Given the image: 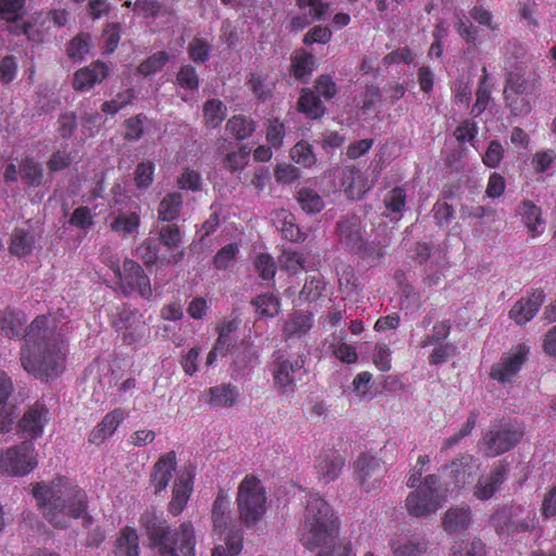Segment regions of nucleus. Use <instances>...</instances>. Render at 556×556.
Masks as SVG:
<instances>
[{"mask_svg":"<svg viewBox=\"0 0 556 556\" xmlns=\"http://www.w3.org/2000/svg\"><path fill=\"white\" fill-rule=\"evenodd\" d=\"M21 364L41 381L53 380L64 371L66 345L47 316H39L29 325L21 350Z\"/></svg>","mask_w":556,"mask_h":556,"instance_id":"obj_1","label":"nucleus"},{"mask_svg":"<svg viewBox=\"0 0 556 556\" xmlns=\"http://www.w3.org/2000/svg\"><path fill=\"white\" fill-rule=\"evenodd\" d=\"M33 494L46 520L55 528H67L73 519L78 518L91 522L87 515L86 492L65 477L36 483Z\"/></svg>","mask_w":556,"mask_h":556,"instance_id":"obj_2","label":"nucleus"},{"mask_svg":"<svg viewBox=\"0 0 556 556\" xmlns=\"http://www.w3.org/2000/svg\"><path fill=\"white\" fill-rule=\"evenodd\" d=\"M141 527L150 541V546L160 556H195V532L190 521L182 522L173 530L162 513L147 509L140 517Z\"/></svg>","mask_w":556,"mask_h":556,"instance_id":"obj_3","label":"nucleus"},{"mask_svg":"<svg viewBox=\"0 0 556 556\" xmlns=\"http://www.w3.org/2000/svg\"><path fill=\"white\" fill-rule=\"evenodd\" d=\"M338 534L339 521L333 508L318 494L309 495L299 528L301 543L312 551Z\"/></svg>","mask_w":556,"mask_h":556,"instance_id":"obj_4","label":"nucleus"},{"mask_svg":"<svg viewBox=\"0 0 556 556\" xmlns=\"http://www.w3.org/2000/svg\"><path fill=\"white\" fill-rule=\"evenodd\" d=\"M237 505L241 521L248 526L256 525L266 513V491L262 481L248 475L238 486Z\"/></svg>","mask_w":556,"mask_h":556,"instance_id":"obj_5","label":"nucleus"},{"mask_svg":"<svg viewBox=\"0 0 556 556\" xmlns=\"http://www.w3.org/2000/svg\"><path fill=\"white\" fill-rule=\"evenodd\" d=\"M444 500L439 477L428 475L417 490L408 494L406 509L414 517H426L435 513Z\"/></svg>","mask_w":556,"mask_h":556,"instance_id":"obj_6","label":"nucleus"},{"mask_svg":"<svg viewBox=\"0 0 556 556\" xmlns=\"http://www.w3.org/2000/svg\"><path fill=\"white\" fill-rule=\"evenodd\" d=\"M37 466L34 443L23 441L21 444L0 452V473L11 477H23Z\"/></svg>","mask_w":556,"mask_h":556,"instance_id":"obj_7","label":"nucleus"},{"mask_svg":"<svg viewBox=\"0 0 556 556\" xmlns=\"http://www.w3.org/2000/svg\"><path fill=\"white\" fill-rule=\"evenodd\" d=\"M113 199L110 204L111 213L109 215L111 229L119 235H131L140 225V216L138 213V206H130L128 210L124 208L127 206L129 197L122 191L121 186L113 188Z\"/></svg>","mask_w":556,"mask_h":556,"instance_id":"obj_8","label":"nucleus"},{"mask_svg":"<svg viewBox=\"0 0 556 556\" xmlns=\"http://www.w3.org/2000/svg\"><path fill=\"white\" fill-rule=\"evenodd\" d=\"M112 324L119 332L125 342L129 344L141 343L144 341L148 328L143 315L128 305L116 308L112 313Z\"/></svg>","mask_w":556,"mask_h":556,"instance_id":"obj_9","label":"nucleus"},{"mask_svg":"<svg viewBox=\"0 0 556 556\" xmlns=\"http://www.w3.org/2000/svg\"><path fill=\"white\" fill-rule=\"evenodd\" d=\"M523 429L514 424H501L494 426L484 437V453L489 457L504 454L517 445L522 439Z\"/></svg>","mask_w":556,"mask_h":556,"instance_id":"obj_10","label":"nucleus"},{"mask_svg":"<svg viewBox=\"0 0 556 556\" xmlns=\"http://www.w3.org/2000/svg\"><path fill=\"white\" fill-rule=\"evenodd\" d=\"M304 358L277 356L273 368L274 384L280 394L290 396L294 393L295 383L301 379Z\"/></svg>","mask_w":556,"mask_h":556,"instance_id":"obj_11","label":"nucleus"},{"mask_svg":"<svg viewBox=\"0 0 556 556\" xmlns=\"http://www.w3.org/2000/svg\"><path fill=\"white\" fill-rule=\"evenodd\" d=\"M384 471L381 460L370 454H362L354 463L355 479L367 493L381 489Z\"/></svg>","mask_w":556,"mask_h":556,"instance_id":"obj_12","label":"nucleus"},{"mask_svg":"<svg viewBox=\"0 0 556 556\" xmlns=\"http://www.w3.org/2000/svg\"><path fill=\"white\" fill-rule=\"evenodd\" d=\"M25 11V0H0V17L11 23L10 30L17 35L24 34L33 41L42 39L41 33L30 22L22 21Z\"/></svg>","mask_w":556,"mask_h":556,"instance_id":"obj_13","label":"nucleus"},{"mask_svg":"<svg viewBox=\"0 0 556 556\" xmlns=\"http://www.w3.org/2000/svg\"><path fill=\"white\" fill-rule=\"evenodd\" d=\"M117 280L125 294H130L137 291L142 299H152L153 291L150 278L144 274L142 267L135 261H124L123 269L117 276Z\"/></svg>","mask_w":556,"mask_h":556,"instance_id":"obj_14","label":"nucleus"},{"mask_svg":"<svg viewBox=\"0 0 556 556\" xmlns=\"http://www.w3.org/2000/svg\"><path fill=\"white\" fill-rule=\"evenodd\" d=\"M528 353L529 349L525 344L511 349L508 354L492 366L491 377L501 383L509 382L521 369Z\"/></svg>","mask_w":556,"mask_h":556,"instance_id":"obj_15","label":"nucleus"},{"mask_svg":"<svg viewBox=\"0 0 556 556\" xmlns=\"http://www.w3.org/2000/svg\"><path fill=\"white\" fill-rule=\"evenodd\" d=\"M508 77L504 90L505 100L514 115H523L530 111V105L519 96L523 94L528 88V81L520 72L507 70Z\"/></svg>","mask_w":556,"mask_h":556,"instance_id":"obj_16","label":"nucleus"},{"mask_svg":"<svg viewBox=\"0 0 556 556\" xmlns=\"http://www.w3.org/2000/svg\"><path fill=\"white\" fill-rule=\"evenodd\" d=\"M50 419L49 410L41 403L34 404L25 412L18 422V431L25 441H33L42 435L45 426Z\"/></svg>","mask_w":556,"mask_h":556,"instance_id":"obj_17","label":"nucleus"},{"mask_svg":"<svg viewBox=\"0 0 556 556\" xmlns=\"http://www.w3.org/2000/svg\"><path fill=\"white\" fill-rule=\"evenodd\" d=\"M344 458L333 448L323 450L316 456V475L319 481L330 483L334 481L344 467Z\"/></svg>","mask_w":556,"mask_h":556,"instance_id":"obj_18","label":"nucleus"},{"mask_svg":"<svg viewBox=\"0 0 556 556\" xmlns=\"http://www.w3.org/2000/svg\"><path fill=\"white\" fill-rule=\"evenodd\" d=\"M516 216L519 217L531 238L540 237L545 231L546 222L542 210L533 201H521L516 208Z\"/></svg>","mask_w":556,"mask_h":556,"instance_id":"obj_19","label":"nucleus"},{"mask_svg":"<svg viewBox=\"0 0 556 556\" xmlns=\"http://www.w3.org/2000/svg\"><path fill=\"white\" fill-rule=\"evenodd\" d=\"M508 470V464L504 462L497 463L489 476L479 478L473 495L481 501L490 500L506 480Z\"/></svg>","mask_w":556,"mask_h":556,"instance_id":"obj_20","label":"nucleus"},{"mask_svg":"<svg viewBox=\"0 0 556 556\" xmlns=\"http://www.w3.org/2000/svg\"><path fill=\"white\" fill-rule=\"evenodd\" d=\"M448 468V475L454 484L458 488H464L473 481L480 469V464L472 455L464 454L453 460Z\"/></svg>","mask_w":556,"mask_h":556,"instance_id":"obj_21","label":"nucleus"},{"mask_svg":"<svg viewBox=\"0 0 556 556\" xmlns=\"http://www.w3.org/2000/svg\"><path fill=\"white\" fill-rule=\"evenodd\" d=\"M109 74V68L103 62H93L89 66L78 70L73 79V88L76 91H88L94 85L103 81Z\"/></svg>","mask_w":556,"mask_h":556,"instance_id":"obj_22","label":"nucleus"},{"mask_svg":"<svg viewBox=\"0 0 556 556\" xmlns=\"http://www.w3.org/2000/svg\"><path fill=\"white\" fill-rule=\"evenodd\" d=\"M544 302V293L536 290L529 298H522L517 301L509 312V316L518 325L530 321L539 312Z\"/></svg>","mask_w":556,"mask_h":556,"instance_id":"obj_23","label":"nucleus"},{"mask_svg":"<svg viewBox=\"0 0 556 556\" xmlns=\"http://www.w3.org/2000/svg\"><path fill=\"white\" fill-rule=\"evenodd\" d=\"M314 326V315L306 311H295L286 319L282 331L286 339H302Z\"/></svg>","mask_w":556,"mask_h":556,"instance_id":"obj_24","label":"nucleus"},{"mask_svg":"<svg viewBox=\"0 0 556 556\" xmlns=\"http://www.w3.org/2000/svg\"><path fill=\"white\" fill-rule=\"evenodd\" d=\"M176 470V455L174 452L162 455L154 465L151 483L154 488V493H160L165 490L173 478Z\"/></svg>","mask_w":556,"mask_h":556,"instance_id":"obj_25","label":"nucleus"},{"mask_svg":"<svg viewBox=\"0 0 556 556\" xmlns=\"http://www.w3.org/2000/svg\"><path fill=\"white\" fill-rule=\"evenodd\" d=\"M212 521L214 530L224 533L233 522L228 493L219 490L212 507Z\"/></svg>","mask_w":556,"mask_h":556,"instance_id":"obj_26","label":"nucleus"},{"mask_svg":"<svg viewBox=\"0 0 556 556\" xmlns=\"http://www.w3.org/2000/svg\"><path fill=\"white\" fill-rule=\"evenodd\" d=\"M125 417L126 413L122 408L108 413L102 421L90 432L89 442L97 445L103 443L113 435Z\"/></svg>","mask_w":556,"mask_h":556,"instance_id":"obj_27","label":"nucleus"},{"mask_svg":"<svg viewBox=\"0 0 556 556\" xmlns=\"http://www.w3.org/2000/svg\"><path fill=\"white\" fill-rule=\"evenodd\" d=\"M12 392V380L0 370V433L8 432L13 424V410L9 403Z\"/></svg>","mask_w":556,"mask_h":556,"instance_id":"obj_28","label":"nucleus"},{"mask_svg":"<svg viewBox=\"0 0 556 556\" xmlns=\"http://www.w3.org/2000/svg\"><path fill=\"white\" fill-rule=\"evenodd\" d=\"M394 556H421L427 551V542L416 535L400 534L390 542Z\"/></svg>","mask_w":556,"mask_h":556,"instance_id":"obj_29","label":"nucleus"},{"mask_svg":"<svg viewBox=\"0 0 556 556\" xmlns=\"http://www.w3.org/2000/svg\"><path fill=\"white\" fill-rule=\"evenodd\" d=\"M207 404L214 408L233 407L240 397L239 389L230 383H223L207 390Z\"/></svg>","mask_w":556,"mask_h":556,"instance_id":"obj_30","label":"nucleus"},{"mask_svg":"<svg viewBox=\"0 0 556 556\" xmlns=\"http://www.w3.org/2000/svg\"><path fill=\"white\" fill-rule=\"evenodd\" d=\"M192 492L191 478L188 475L179 476L174 483L173 498L169 502L168 510L170 514L179 515L188 503Z\"/></svg>","mask_w":556,"mask_h":556,"instance_id":"obj_31","label":"nucleus"},{"mask_svg":"<svg viewBox=\"0 0 556 556\" xmlns=\"http://www.w3.org/2000/svg\"><path fill=\"white\" fill-rule=\"evenodd\" d=\"M340 241L351 249L362 247L361 220L357 216H349L338 223Z\"/></svg>","mask_w":556,"mask_h":556,"instance_id":"obj_32","label":"nucleus"},{"mask_svg":"<svg viewBox=\"0 0 556 556\" xmlns=\"http://www.w3.org/2000/svg\"><path fill=\"white\" fill-rule=\"evenodd\" d=\"M273 222L282 236L293 242H302L305 240V235L295 225V218L292 213L287 210L277 211L273 217Z\"/></svg>","mask_w":556,"mask_h":556,"instance_id":"obj_33","label":"nucleus"},{"mask_svg":"<svg viewBox=\"0 0 556 556\" xmlns=\"http://www.w3.org/2000/svg\"><path fill=\"white\" fill-rule=\"evenodd\" d=\"M300 8L308 7L311 9V18L307 16H294L291 20V26L295 30L305 28L312 20H320L324 17L329 9V4L321 0H298Z\"/></svg>","mask_w":556,"mask_h":556,"instance_id":"obj_34","label":"nucleus"},{"mask_svg":"<svg viewBox=\"0 0 556 556\" xmlns=\"http://www.w3.org/2000/svg\"><path fill=\"white\" fill-rule=\"evenodd\" d=\"M471 523V516L469 507H455L450 508L445 513L444 529L448 533H458L469 528Z\"/></svg>","mask_w":556,"mask_h":556,"instance_id":"obj_35","label":"nucleus"},{"mask_svg":"<svg viewBox=\"0 0 556 556\" xmlns=\"http://www.w3.org/2000/svg\"><path fill=\"white\" fill-rule=\"evenodd\" d=\"M25 324L26 315L24 313L10 311L0 313V331L10 339L21 337Z\"/></svg>","mask_w":556,"mask_h":556,"instance_id":"obj_36","label":"nucleus"},{"mask_svg":"<svg viewBox=\"0 0 556 556\" xmlns=\"http://www.w3.org/2000/svg\"><path fill=\"white\" fill-rule=\"evenodd\" d=\"M383 202L387 210V216L392 220H399L405 210V190L400 187L393 188L386 194Z\"/></svg>","mask_w":556,"mask_h":556,"instance_id":"obj_37","label":"nucleus"},{"mask_svg":"<svg viewBox=\"0 0 556 556\" xmlns=\"http://www.w3.org/2000/svg\"><path fill=\"white\" fill-rule=\"evenodd\" d=\"M181 206L182 197L179 192L166 194L159 204V218L164 222L175 220L179 216Z\"/></svg>","mask_w":556,"mask_h":556,"instance_id":"obj_38","label":"nucleus"},{"mask_svg":"<svg viewBox=\"0 0 556 556\" xmlns=\"http://www.w3.org/2000/svg\"><path fill=\"white\" fill-rule=\"evenodd\" d=\"M316 548H319L316 556H356L352 543L340 540L339 534L325 544L316 545Z\"/></svg>","mask_w":556,"mask_h":556,"instance_id":"obj_39","label":"nucleus"},{"mask_svg":"<svg viewBox=\"0 0 556 556\" xmlns=\"http://www.w3.org/2000/svg\"><path fill=\"white\" fill-rule=\"evenodd\" d=\"M35 239L31 233L24 229H15L10 243V252L18 257L29 255L34 249Z\"/></svg>","mask_w":556,"mask_h":556,"instance_id":"obj_40","label":"nucleus"},{"mask_svg":"<svg viewBox=\"0 0 556 556\" xmlns=\"http://www.w3.org/2000/svg\"><path fill=\"white\" fill-rule=\"evenodd\" d=\"M298 105L299 111L311 118H318L325 112L321 101L311 89H304L302 91Z\"/></svg>","mask_w":556,"mask_h":556,"instance_id":"obj_41","label":"nucleus"},{"mask_svg":"<svg viewBox=\"0 0 556 556\" xmlns=\"http://www.w3.org/2000/svg\"><path fill=\"white\" fill-rule=\"evenodd\" d=\"M296 200L301 208L307 214H317L325 206V202L319 193L311 188H301Z\"/></svg>","mask_w":556,"mask_h":556,"instance_id":"obj_42","label":"nucleus"},{"mask_svg":"<svg viewBox=\"0 0 556 556\" xmlns=\"http://www.w3.org/2000/svg\"><path fill=\"white\" fill-rule=\"evenodd\" d=\"M117 549L125 556H139V536L136 529L125 527L117 539Z\"/></svg>","mask_w":556,"mask_h":556,"instance_id":"obj_43","label":"nucleus"},{"mask_svg":"<svg viewBox=\"0 0 556 556\" xmlns=\"http://www.w3.org/2000/svg\"><path fill=\"white\" fill-rule=\"evenodd\" d=\"M226 129L238 140L249 138L255 130V123L243 115H235L228 119Z\"/></svg>","mask_w":556,"mask_h":556,"instance_id":"obj_44","label":"nucleus"},{"mask_svg":"<svg viewBox=\"0 0 556 556\" xmlns=\"http://www.w3.org/2000/svg\"><path fill=\"white\" fill-rule=\"evenodd\" d=\"M20 176L29 186H40L43 178V168L40 163L26 159L20 164Z\"/></svg>","mask_w":556,"mask_h":556,"instance_id":"obj_45","label":"nucleus"},{"mask_svg":"<svg viewBox=\"0 0 556 556\" xmlns=\"http://www.w3.org/2000/svg\"><path fill=\"white\" fill-rule=\"evenodd\" d=\"M227 109L220 100H208L203 105L205 124L212 128L217 127L226 117Z\"/></svg>","mask_w":556,"mask_h":556,"instance_id":"obj_46","label":"nucleus"},{"mask_svg":"<svg viewBox=\"0 0 556 556\" xmlns=\"http://www.w3.org/2000/svg\"><path fill=\"white\" fill-rule=\"evenodd\" d=\"M256 313L262 317H275L280 311V301L273 293L261 294L252 301Z\"/></svg>","mask_w":556,"mask_h":556,"instance_id":"obj_47","label":"nucleus"},{"mask_svg":"<svg viewBox=\"0 0 556 556\" xmlns=\"http://www.w3.org/2000/svg\"><path fill=\"white\" fill-rule=\"evenodd\" d=\"M372 375L369 371H362L355 376L352 382V392L359 401L374 399L371 384Z\"/></svg>","mask_w":556,"mask_h":556,"instance_id":"obj_48","label":"nucleus"},{"mask_svg":"<svg viewBox=\"0 0 556 556\" xmlns=\"http://www.w3.org/2000/svg\"><path fill=\"white\" fill-rule=\"evenodd\" d=\"M242 551V535L239 531H230L225 541V545H217L212 552V556H238Z\"/></svg>","mask_w":556,"mask_h":556,"instance_id":"obj_49","label":"nucleus"},{"mask_svg":"<svg viewBox=\"0 0 556 556\" xmlns=\"http://www.w3.org/2000/svg\"><path fill=\"white\" fill-rule=\"evenodd\" d=\"M526 55V48L516 40H510L504 46V60L506 70H518L519 63Z\"/></svg>","mask_w":556,"mask_h":556,"instance_id":"obj_50","label":"nucleus"},{"mask_svg":"<svg viewBox=\"0 0 556 556\" xmlns=\"http://www.w3.org/2000/svg\"><path fill=\"white\" fill-rule=\"evenodd\" d=\"M169 55L165 51H159L142 61L137 71L142 76H151L160 72L168 62Z\"/></svg>","mask_w":556,"mask_h":556,"instance_id":"obj_51","label":"nucleus"},{"mask_svg":"<svg viewBox=\"0 0 556 556\" xmlns=\"http://www.w3.org/2000/svg\"><path fill=\"white\" fill-rule=\"evenodd\" d=\"M257 357L258 355L255 349L249 342H243L235 351L233 364L237 370H244L249 366H253L256 363Z\"/></svg>","mask_w":556,"mask_h":556,"instance_id":"obj_52","label":"nucleus"},{"mask_svg":"<svg viewBox=\"0 0 556 556\" xmlns=\"http://www.w3.org/2000/svg\"><path fill=\"white\" fill-rule=\"evenodd\" d=\"M251 148L242 146L238 151L228 153L224 161V167L230 172L241 170L249 163Z\"/></svg>","mask_w":556,"mask_h":556,"instance_id":"obj_53","label":"nucleus"},{"mask_svg":"<svg viewBox=\"0 0 556 556\" xmlns=\"http://www.w3.org/2000/svg\"><path fill=\"white\" fill-rule=\"evenodd\" d=\"M291 157L295 163L304 167H311L317 160L312 146L305 141L298 142L291 149Z\"/></svg>","mask_w":556,"mask_h":556,"instance_id":"obj_54","label":"nucleus"},{"mask_svg":"<svg viewBox=\"0 0 556 556\" xmlns=\"http://www.w3.org/2000/svg\"><path fill=\"white\" fill-rule=\"evenodd\" d=\"M134 99H135V91H134V89L129 88V89L118 92L112 100L105 101L102 104L101 109L104 113L114 115L119 110H122L126 105L130 104Z\"/></svg>","mask_w":556,"mask_h":556,"instance_id":"obj_55","label":"nucleus"},{"mask_svg":"<svg viewBox=\"0 0 556 556\" xmlns=\"http://www.w3.org/2000/svg\"><path fill=\"white\" fill-rule=\"evenodd\" d=\"M315 59L311 54L296 55L293 61V75L296 79L305 81L312 74Z\"/></svg>","mask_w":556,"mask_h":556,"instance_id":"obj_56","label":"nucleus"},{"mask_svg":"<svg viewBox=\"0 0 556 556\" xmlns=\"http://www.w3.org/2000/svg\"><path fill=\"white\" fill-rule=\"evenodd\" d=\"M455 29L459 36L470 45H476L479 38V30L469 22L465 14L456 13Z\"/></svg>","mask_w":556,"mask_h":556,"instance_id":"obj_57","label":"nucleus"},{"mask_svg":"<svg viewBox=\"0 0 556 556\" xmlns=\"http://www.w3.org/2000/svg\"><path fill=\"white\" fill-rule=\"evenodd\" d=\"M90 51V37L80 34L72 39L67 48V54L74 60L84 59Z\"/></svg>","mask_w":556,"mask_h":556,"instance_id":"obj_58","label":"nucleus"},{"mask_svg":"<svg viewBox=\"0 0 556 556\" xmlns=\"http://www.w3.org/2000/svg\"><path fill=\"white\" fill-rule=\"evenodd\" d=\"M176 81L186 90H197L199 87V76L195 68L190 64L182 65L177 73Z\"/></svg>","mask_w":556,"mask_h":556,"instance_id":"obj_59","label":"nucleus"},{"mask_svg":"<svg viewBox=\"0 0 556 556\" xmlns=\"http://www.w3.org/2000/svg\"><path fill=\"white\" fill-rule=\"evenodd\" d=\"M211 45L201 38H194L188 47L190 59L195 63H204L207 61L211 52Z\"/></svg>","mask_w":556,"mask_h":556,"instance_id":"obj_60","label":"nucleus"},{"mask_svg":"<svg viewBox=\"0 0 556 556\" xmlns=\"http://www.w3.org/2000/svg\"><path fill=\"white\" fill-rule=\"evenodd\" d=\"M254 266L258 276L263 280H271L276 274V263L269 254H260L254 261Z\"/></svg>","mask_w":556,"mask_h":556,"instance_id":"obj_61","label":"nucleus"},{"mask_svg":"<svg viewBox=\"0 0 556 556\" xmlns=\"http://www.w3.org/2000/svg\"><path fill=\"white\" fill-rule=\"evenodd\" d=\"M154 175L152 162L139 163L135 170V182L138 189H147L151 186Z\"/></svg>","mask_w":556,"mask_h":556,"instance_id":"obj_62","label":"nucleus"},{"mask_svg":"<svg viewBox=\"0 0 556 556\" xmlns=\"http://www.w3.org/2000/svg\"><path fill=\"white\" fill-rule=\"evenodd\" d=\"M556 161V151L553 149H546L543 151L536 152L532 156V166L535 173H545L552 166V164Z\"/></svg>","mask_w":556,"mask_h":556,"instance_id":"obj_63","label":"nucleus"},{"mask_svg":"<svg viewBox=\"0 0 556 556\" xmlns=\"http://www.w3.org/2000/svg\"><path fill=\"white\" fill-rule=\"evenodd\" d=\"M453 556H485V547L482 541L462 542L453 549Z\"/></svg>","mask_w":556,"mask_h":556,"instance_id":"obj_64","label":"nucleus"}]
</instances>
